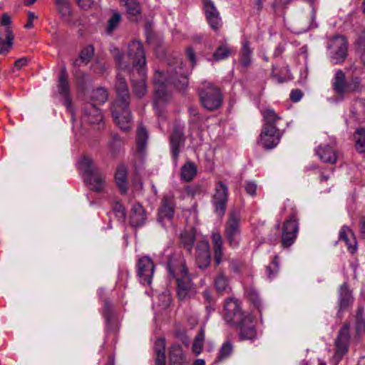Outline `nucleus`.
<instances>
[{
  "mask_svg": "<svg viewBox=\"0 0 365 365\" xmlns=\"http://www.w3.org/2000/svg\"><path fill=\"white\" fill-rule=\"evenodd\" d=\"M262 115L264 120L263 126H276L277 121L281 119V117L271 108L264 109L262 111Z\"/></svg>",
  "mask_w": 365,
  "mask_h": 365,
  "instance_id": "nucleus-33",
  "label": "nucleus"
},
{
  "mask_svg": "<svg viewBox=\"0 0 365 365\" xmlns=\"http://www.w3.org/2000/svg\"><path fill=\"white\" fill-rule=\"evenodd\" d=\"M196 174V166L191 162H187L181 168V178L186 182L191 181Z\"/></svg>",
  "mask_w": 365,
  "mask_h": 365,
  "instance_id": "nucleus-35",
  "label": "nucleus"
},
{
  "mask_svg": "<svg viewBox=\"0 0 365 365\" xmlns=\"http://www.w3.org/2000/svg\"><path fill=\"white\" fill-rule=\"evenodd\" d=\"M202 106L207 110H215L222 103V96L220 90L210 85L200 93Z\"/></svg>",
  "mask_w": 365,
  "mask_h": 365,
  "instance_id": "nucleus-12",
  "label": "nucleus"
},
{
  "mask_svg": "<svg viewBox=\"0 0 365 365\" xmlns=\"http://www.w3.org/2000/svg\"><path fill=\"white\" fill-rule=\"evenodd\" d=\"M187 56L188 58L190 60L192 65L194 66L195 64V51L191 48H187Z\"/></svg>",
  "mask_w": 365,
  "mask_h": 365,
  "instance_id": "nucleus-55",
  "label": "nucleus"
},
{
  "mask_svg": "<svg viewBox=\"0 0 365 365\" xmlns=\"http://www.w3.org/2000/svg\"><path fill=\"white\" fill-rule=\"evenodd\" d=\"M317 155L319 158L329 163H334L336 161L337 157L335 150L330 146H320L316 151Z\"/></svg>",
  "mask_w": 365,
  "mask_h": 365,
  "instance_id": "nucleus-28",
  "label": "nucleus"
},
{
  "mask_svg": "<svg viewBox=\"0 0 365 365\" xmlns=\"http://www.w3.org/2000/svg\"><path fill=\"white\" fill-rule=\"evenodd\" d=\"M127 9L128 18L131 21L137 20V16L140 14V8L136 0H120Z\"/></svg>",
  "mask_w": 365,
  "mask_h": 365,
  "instance_id": "nucleus-31",
  "label": "nucleus"
},
{
  "mask_svg": "<svg viewBox=\"0 0 365 365\" xmlns=\"http://www.w3.org/2000/svg\"><path fill=\"white\" fill-rule=\"evenodd\" d=\"M193 365H205V362L203 359H199L194 361Z\"/></svg>",
  "mask_w": 365,
  "mask_h": 365,
  "instance_id": "nucleus-62",
  "label": "nucleus"
},
{
  "mask_svg": "<svg viewBox=\"0 0 365 365\" xmlns=\"http://www.w3.org/2000/svg\"><path fill=\"white\" fill-rule=\"evenodd\" d=\"M37 19H38L37 15H36L32 11H29L28 12V21L25 24L24 27L27 29L33 28L34 27L33 21H34V20Z\"/></svg>",
  "mask_w": 365,
  "mask_h": 365,
  "instance_id": "nucleus-49",
  "label": "nucleus"
},
{
  "mask_svg": "<svg viewBox=\"0 0 365 365\" xmlns=\"http://www.w3.org/2000/svg\"><path fill=\"white\" fill-rule=\"evenodd\" d=\"M168 268L170 276L176 282L179 299L185 300L193 297L196 292L185 266L183 258L180 256L170 258L168 261Z\"/></svg>",
  "mask_w": 365,
  "mask_h": 365,
  "instance_id": "nucleus-5",
  "label": "nucleus"
},
{
  "mask_svg": "<svg viewBox=\"0 0 365 365\" xmlns=\"http://www.w3.org/2000/svg\"><path fill=\"white\" fill-rule=\"evenodd\" d=\"M28 63V60L26 58H21L16 60L14 63V66L16 68L21 69L24 66H25Z\"/></svg>",
  "mask_w": 365,
  "mask_h": 365,
  "instance_id": "nucleus-54",
  "label": "nucleus"
},
{
  "mask_svg": "<svg viewBox=\"0 0 365 365\" xmlns=\"http://www.w3.org/2000/svg\"><path fill=\"white\" fill-rule=\"evenodd\" d=\"M205 340V329L202 327L195 337L193 344H192V351L197 355L200 354L202 351L203 342Z\"/></svg>",
  "mask_w": 365,
  "mask_h": 365,
  "instance_id": "nucleus-42",
  "label": "nucleus"
},
{
  "mask_svg": "<svg viewBox=\"0 0 365 365\" xmlns=\"http://www.w3.org/2000/svg\"><path fill=\"white\" fill-rule=\"evenodd\" d=\"M113 211L120 222L124 221L126 217V212L124 207L120 203L117 202L115 205Z\"/></svg>",
  "mask_w": 365,
  "mask_h": 365,
  "instance_id": "nucleus-47",
  "label": "nucleus"
},
{
  "mask_svg": "<svg viewBox=\"0 0 365 365\" xmlns=\"http://www.w3.org/2000/svg\"><path fill=\"white\" fill-rule=\"evenodd\" d=\"M359 81L355 78L352 83L346 84L345 75L341 71H338L335 74L334 88L336 93L343 95L348 92L355 91L358 89Z\"/></svg>",
  "mask_w": 365,
  "mask_h": 365,
  "instance_id": "nucleus-18",
  "label": "nucleus"
},
{
  "mask_svg": "<svg viewBox=\"0 0 365 365\" xmlns=\"http://www.w3.org/2000/svg\"><path fill=\"white\" fill-rule=\"evenodd\" d=\"M212 241L214 248V260L216 264H220L222 262L223 255V240L222 236L218 232L212 234Z\"/></svg>",
  "mask_w": 365,
  "mask_h": 365,
  "instance_id": "nucleus-26",
  "label": "nucleus"
},
{
  "mask_svg": "<svg viewBox=\"0 0 365 365\" xmlns=\"http://www.w3.org/2000/svg\"><path fill=\"white\" fill-rule=\"evenodd\" d=\"M78 170L91 189L102 192L106 185V177L96 168L93 160L83 157L78 162Z\"/></svg>",
  "mask_w": 365,
  "mask_h": 365,
  "instance_id": "nucleus-6",
  "label": "nucleus"
},
{
  "mask_svg": "<svg viewBox=\"0 0 365 365\" xmlns=\"http://www.w3.org/2000/svg\"><path fill=\"white\" fill-rule=\"evenodd\" d=\"M1 25L5 26L4 37L0 35V54L7 53L13 45L14 34L9 27L11 18L7 14H4L1 19Z\"/></svg>",
  "mask_w": 365,
  "mask_h": 365,
  "instance_id": "nucleus-17",
  "label": "nucleus"
},
{
  "mask_svg": "<svg viewBox=\"0 0 365 365\" xmlns=\"http://www.w3.org/2000/svg\"><path fill=\"white\" fill-rule=\"evenodd\" d=\"M146 219V212L143 206L138 202L133 203L130 216L131 225L133 227H141L145 224Z\"/></svg>",
  "mask_w": 365,
  "mask_h": 365,
  "instance_id": "nucleus-22",
  "label": "nucleus"
},
{
  "mask_svg": "<svg viewBox=\"0 0 365 365\" xmlns=\"http://www.w3.org/2000/svg\"><path fill=\"white\" fill-rule=\"evenodd\" d=\"M120 15L118 13H114L112 17L109 19L108 23V26L106 29V32L108 34H112V32L117 28L119 22L120 21Z\"/></svg>",
  "mask_w": 365,
  "mask_h": 365,
  "instance_id": "nucleus-45",
  "label": "nucleus"
},
{
  "mask_svg": "<svg viewBox=\"0 0 365 365\" xmlns=\"http://www.w3.org/2000/svg\"><path fill=\"white\" fill-rule=\"evenodd\" d=\"M232 352V345L230 341H225L221 346L219 354L218 359L220 361L228 357Z\"/></svg>",
  "mask_w": 365,
  "mask_h": 365,
  "instance_id": "nucleus-44",
  "label": "nucleus"
},
{
  "mask_svg": "<svg viewBox=\"0 0 365 365\" xmlns=\"http://www.w3.org/2000/svg\"><path fill=\"white\" fill-rule=\"evenodd\" d=\"M91 98L93 104H103L108 99L107 91L103 88H98L92 92Z\"/></svg>",
  "mask_w": 365,
  "mask_h": 365,
  "instance_id": "nucleus-39",
  "label": "nucleus"
},
{
  "mask_svg": "<svg viewBox=\"0 0 365 365\" xmlns=\"http://www.w3.org/2000/svg\"><path fill=\"white\" fill-rule=\"evenodd\" d=\"M168 75L163 72L156 71L153 78L155 86L154 106L168 102L170 98V93L168 91L170 84H173L178 90H184L187 84L188 80L186 73L182 67V62L180 59H176L175 62L169 63Z\"/></svg>",
  "mask_w": 365,
  "mask_h": 365,
  "instance_id": "nucleus-1",
  "label": "nucleus"
},
{
  "mask_svg": "<svg viewBox=\"0 0 365 365\" xmlns=\"http://www.w3.org/2000/svg\"><path fill=\"white\" fill-rule=\"evenodd\" d=\"M109 309H110V304H108V302H106L104 304V312L103 313H104V315L106 316V317H108Z\"/></svg>",
  "mask_w": 365,
  "mask_h": 365,
  "instance_id": "nucleus-60",
  "label": "nucleus"
},
{
  "mask_svg": "<svg viewBox=\"0 0 365 365\" xmlns=\"http://www.w3.org/2000/svg\"><path fill=\"white\" fill-rule=\"evenodd\" d=\"M203 295L207 301L210 302L211 299V294L209 291L206 290L203 292Z\"/></svg>",
  "mask_w": 365,
  "mask_h": 365,
  "instance_id": "nucleus-61",
  "label": "nucleus"
},
{
  "mask_svg": "<svg viewBox=\"0 0 365 365\" xmlns=\"http://www.w3.org/2000/svg\"><path fill=\"white\" fill-rule=\"evenodd\" d=\"M160 298L163 299L162 306L163 307H167L169 306L171 302V299L170 294L167 292H164L160 295Z\"/></svg>",
  "mask_w": 365,
  "mask_h": 365,
  "instance_id": "nucleus-52",
  "label": "nucleus"
},
{
  "mask_svg": "<svg viewBox=\"0 0 365 365\" xmlns=\"http://www.w3.org/2000/svg\"><path fill=\"white\" fill-rule=\"evenodd\" d=\"M240 221V210H232L229 214L228 220L225 225V234L229 245L233 249L239 247L241 240Z\"/></svg>",
  "mask_w": 365,
  "mask_h": 365,
  "instance_id": "nucleus-7",
  "label": "nucleus"
},
{
  "mask_svg": "<svg viewBox=\"0 0 365 365\" xmlns=\"http://www.w3.org/2000/svg\"><path fill=\"white\" fill-rule=\"evenodd\" d=\"M228 197L227 186L221 181L216 183L212 202L215 207V212L222 217L226 210V203Z\"/></svg>",
  "mask_w": 365,
  "mask_h": 365,
  "instance_id": "nucleus-10",
  "label": "nucleus"
},
{
  "mask_svg": "<svg viewBox=\"0 0 365 365\" xmlns=\"http://www.w3.org/2000/svg\"><path fill=\"white\" fill-rule=\"evenodd\" d=\"M113 55L115 61L118 63L121 70L129 68V64H132L133 68L137 71L140 79L138 81L133 80L134 92L139 97L143 96L147 92V87L144 80L145 75V58L142 43L138 41H133L128 46V57L129 62L124 61V56L118 48H114Z\"/></svg>",
  "mask_w": 365,
  "mask_h": 365,
  "instance_id": "nucleus-2",
  "label": "nucleus"
},
{
  "mask_svg": "<svg viewBox=\"0 0 365 365\" xmlns=\"http://www.w3.org/2000/svg\"><path fill=\"white\" fill-rule=\"evenodd\" d=\"M155 271V265L148 256L140 257L137 262V272L140 283L150 285Z\"/></svg>",
  "mask_w": 365,
  "mask_h": 365,
  "instance_id": "nucleus-9",
  "label": "nucleus"
},
{
  "mask_svg": "<svg viewBox=\"0 0 365 365\" xmlns=\"http://www.w3.org/2000/svg\"><path fill=\"white\" fill-rule=\"evenodd\" d=\"M169 361L170 365H186L187 361L180 345L174 344L169 351Z\"/></svg>",
  "mask_w": 365,
  "mask_h": 365,
  "instance_id": "nucleus-25",
  "label": "nucleus"
},
{
  "mask_svg": "<svg viewBox=\"0 0 365 365\" xmlns=\"http://www.w3.org/2000/svg\"><path fill=\"white\" fill-rule=\"evenodd\" d=\"M184 136L181 130L176 129L170 135V149L172 158L175 165H177L180 148L184 146Z\"/></svg>",
  "mask_w": 365,
  "mask_h": 365,
  "instance_id": "nucleus-21",
  "label": "nucleus"
},
{
  "mask_svg": "<svg viewBox=\"0 0 365 365\" xmlns=\"http://www.w3.org/2000/svg\"><path fill=\"white\" fill-rule=\"evenodd\" d=\"M298 230V220L295 215H292L285 220L282 227V245L284 247H289L294 244Z\"/></svg>",
  "mask_w": 365,
  "mask_h": 365,
  "instance_id": "nucleus-11",
  "label": "nucleus"
},
{
  "mask_svg": "<svg viewBox=\"0 0 365 365\" xmlns=\"http://www.w3.org/2000/svg\"><path fill=\"white\" fill-rule=\"evenodd\" d=\"M280 136L276 126H263L258 138V143L267 149L274 148L279 142Z\"/></svg>",
  "mask_w": 365,
  "mask_h": 365,
  "instance_id": "nucleus-16",
  "label": "nucleus"
},
{
  "mask_svg": "<svg viewBox=\"0 0 365 365\" xmlns=\"http://www.w3.org/2000/svg\"><path fill=\"white\" fill-rule=\"evenodd\" d=\"M339 240L344 241L351 253H354L357 249L356 237L348 227H343L339 232Z\"/></svg>",
  "mask_w": 365,
  "mask_h": 365,
  "instance_id": "nucleus-24",
  "label": "nucleus"
},
{
  "mask_svg": "<svg viewBox=\"0 0 365 365\" xmlns=\"http://www.w3.org/2000/svg\"><path fill=\"white\" fill-rule=\"evenodd\" d=\"M196 263L202 269L207 267L210 263V245L207 240H202L197 245Z\"/></svg>",
  "mask_w": 365,
  "mask_h": 365,
  "instance_id": "nucleus-20",
  "label": "nucleus"
},
{
  "mask_svg": "<svg viewBox=\"0 0 365 365\" xmlns=\"http://www.w3.org/2000/svg\"><path fill=\"white\" fill-rule=\"evenodd\" d=\"M276 68L274 66L272 67V78L277 82V83H282L284 81V78L282 77H280L277 73H276Z\"/></svg>",
  "mask_w": 365,
  "mask_h": 365,
  "instance_id": "nucleus-56",
  "label": "nucleus"
},
{
  "mask_svg": "<svg viewBox=\"0 0 365 365\" xmlns=\"http://www.w3.org/2000/svg\"><path fill=\"white\" fill-rule=\"evenodd\" d=\"M206 18L210 26L215 31L218 30L222 24L220 13L211 0H204Z\"/></svg>",
  "mask_w": 365,
  "mask_h": 365,
  "instance_id": "nucleus-19",
  "label": "nucleus"
},
{
  "mask_svg": "<svg viewBox=\"0 0 365 365\" xmlns=\"http://www.w3.org/2000/svg\"><path fill=\"white\" fill-rule=\"evenodd\" d=\"M251 54L252 50L250 48L249 43L247 41H245L242 48L241 53H240V63L244 67H247L251 63Z\"/></svg>",
  "mask_w": 365,
  "mask_h": 365,
  "instance_id": "nucleus-38",
  "label": "nucleus"
},
{
  "mask_svg": "<svg viewBox=\"0 0 365 365\" xmlns=\"http://www.w3.org/2000/svg\"><path fill=\"white\" fill-rule=\"evenodd\" d=\"M231 49L227 44L223 43L219 46L213 53V58L216 61L224 60L230 55Z\"/></svg>",
  "mask_w": 365,
  "mask_h": 365,
  "instance_id": "nucleus-41",
  "label": "nucleus"
},
{
  "mask_svg": "<svg viewBox=\"0 0 365 365\" xmlns=\"http://www.w3.org/2000/svg\"><path fill=\"white\" fill-rule=\"evenodd\" d=\"M328 179H329L328 175H321V181L327 180Z\"/></svg>",
  "mask_w": 365,
  "mask_h": 365,
  "instance_id": "nucleus-64",
  "label": "nucleus"
},
{
  "mask_svg": "<svg viewBox=\"0 0 365 365\" xmlns=\"http://www.w3.org/2000/svg\"><path fill=\"white\" fill-rule=\"evenodd\" d=\"M174 214V202L171 196H165L163 199V205L158 212V220L163 222L165 220H170Z\"/></svg>",
  "mask_w": 365,
  "mask_h": 365,
  "instance_id": "nucleus-23",
  "label": "nucleus"
},
{
  "mask_svg": "<svg viewBox=\"0 0 365 365\" xmlns=\"http://www.w3.org/2000/svg\"><path fill=\"white\" fill-rule=\"evenodd\" d=\"M302 97V93L300 90H294L290 93V99L293 102H298Z\"/></svg>",
  "mask_w": 365,
  "mask_h": 365,
  "instance_id": "nucleus-51",
  "label": "nucleus"
},
{
  "mask_svg": "<svg viewBox=\"0 0 365 365\" xmlns=\"http://www.w3.org/2000/svg\"><path fill=\"white\" fill-rule=\"evenodd\" d=\"M328 53L331 61L334 63H339L344 61L347 53V42L342 36H336L329 40Z\"/></svg>",
  "mask_w": 365,
  "mask_h": 365,
  "instance_id": "nucleus-8",
  "label": "nucleus"
},
{
  "mask_svg": "<svg viewBox=\"0 0 365 365\" xmlns=\"http://www.w3.org/2000/svg\"><path fill=\"white\" fill-rule=\"evenodd\" d=\"M56 3L62 18L65 21H68L71 15L68 0H56Z\"/></svg>",
  "mask_w": 365,
  "mask_h": 365,
  "instance_id": "nucleus-37",
  "label": "nucleus"
},
{
  "mask_svg": "<svg viewBox=\"0 0 365 365\" xmlns=\"http://www.w3.org/2000/svg\"><path fill=\"white\" fill-rule=\"evenodd\" d=\"M195 239V230L192 228L190 230L185 231L180 235V240L185 248L187 250V251H190L192 245L194 243Z\"/></svg>",
  "mask_w": 365,
  "mask_h": 365,
  "instance_id": "nucleus-36",
  "label": "nucleus"
},
{
  "mask_svg": "<svg viewBox=\"0 0 365 365\" xmlns=\"http://www.w3.org/2000/svg\"><path fill=\"white\" fill-rule=\"evenodd\" d=\"M148 133L145 128L140 125L137 130L136 147L138 153L141 155L144 153L146 148Z\"/></svg>",
  "mask_w": 365,
  "mask_h": 365,
  "instance_id": "nucleus-30",
  "label": "nucleus"
},
{
  "mask_svg": "<svg viewBox=\"0 0 365 365\" xmlns=\"http://www.w3.org/2000/svg\"><path fill=\"white\" fill-rule=\"evenodd\" d=\"M363 308L359 309L356 314V329L358 333L365 331V319H362Z\"/></svg>",
  "mask_w": 365,
  "mask_h": 365,
  "instance_id": "nucleus-46",
  "label": "nucleus"
},
{
  "mask_svg": "<svg viewBox=\"0 0 365 365\" xmlns=\"http://www.w3.org/2000/svg\"><path fill=\"white\" fill-rule=\"evenodd\" d=\"M360 226H361L360 235L363 239L365 240V218H362L360 220Z\"/></svg>",
  "mask_w": 365,
  "mask_h": 365,
  "instance_id": "nucleus-58",
  "label": "nucleus"
},
{
  "mask_svg": "<svg viewBox=\"0 0 365 365\" xmlns=\"http://www.w3.org/2000/svg\"><path fill=\"white\" fill-rule=\"evenodd\" d=\"M224 319L227 323L239 327L240 340H252L255 338L256 330L253 317L248 313L242 312L237 300L232 298L226 300L224 307Z\"/></svg>",
  "mask_w": 365,
  "mask_h": 365,
  "instance_id": "nucleus-3",
  "label": "nucleus"
},
{
  "mask_svg": "<svg viewBox=\"0 0 365 365\" xmlns=\"http://www.w3.org/2000/svg\"><path fill=\"white\" fill-rule=\"evenodd\" d=\"M36 1V0H25V5L27 6H31Z\"/></svg>",
  "mask_w": 365,
  "mask_h": 365,
  "instance_id": "nucleus-63",
  "label": "nucleus"
},
{
  "mask_svg": "<svg viewBox=\"0 0 365 365\" xmlns=\"http://www.w3.org/2000/svg\"><path fill=\"white\" fill-rule=\"evenodd\" d=\"M267 274L269 279H272L276 273L278 272V263L277 262V257L273 262L267 267Z\"/></svg>",
  "mask_w": 365,
  "mask_h": 365,
  "instance_id": "nucleus-48",
  "label": "nucleus"
},
{
  "mask_svg": "<svg viewBox=\"0 0 365 365\" xmlns=\"http://www.w3.org/2000/svg\"><path fill=\"white\" fill-rule=\"evenodd\" d=\"M78 5L81 7L83 9H87L91 7L93 4L92 0H76Z\"/></svg>",
  "mask_w": 365,
  "mask_h": 365,
  "instance_id": "nucleus-53",
  "label": "nucleus"
},
{
  "mask_svg": "<svg viewBox=\"0 0 365 365\" xmlns=\"http://www.w3.org/2000/svg\"><path fill=\"white\" fill-rule=\"evenodd\" d=\"M93 47L91 45L85 47L81 52L79 58L75 61V65L81 66V63H87L93 56Z\"/></svg>",
  "mask_w": 365,
  "mask_h": 365,
  "instance_id": "nucleus-40",
  "label": "nucleus"
},
{
  "mask_svg": "<svg viewBox=\"0 0 365 365\" xmlns=\"http://www.w3.org/2000/svg\"><path fill=\"white\" fill-rule=\"evenodd\" d=\"M282 52H283L282 47L281 46H278L274 51V56H277L280 55Z\"/></svg>",
  "mask_w": 365,
  "mask_h": 365,
  "instance_id": "nucleus-59",
  "label": "nucleus"
},
{
  "mask_svg": "<svg viewBox=\"0 0 365 365\" xmlns=\"http://www.w3.org/2000/svg\"><path fill=\"white\" fill-rule=\"evenodd\" d=\"M115 180L120 192L121 194L126 193L128 190L127 169L124 165L118 167L115 175Z\"/></svg>",
  "mask_w": 365,
  "mask_h": 365,
  "instance_id": "nucleus-27",
  "label": "nucleus"
},
{
  "mask_svg": "<svg viewBox=\"0 0 365 365\" xmlns=\"http://www.w3.org/2000/svg\"><path fill=\"white\" fill-rule=\"evenodd\" d=\"M103 117L100 109L93 103H86L82 108L81 125L98 124Z\"/></svg>",
  "mask_w": 365,
  "mask_h": 365,
  "instance_id": "nucleus-14",
  "label": "nucleus"
},
{
  "mask_svg": "<svg viewBox=\"0 0 365 365\" xmlns=\"http://www.w3.org/2000/svg\"><path fill=\"white\" fill-rule=\"evenodd\" d=\"M349 326L344 324L339 332L335 342L336 350L333 360L338 364L342 357L346 354L349 343Z\"/></svg>",
  "mask_w": 365,
  "mask_h": 365,
  "instance_id": "nucleus-13",
  "label": "nucleus"
},
{
  "mask_svg": "<svg viewBox=\"0 0 365 365\" xmlns=\"http://www.w3.org/2000/svg\"><path fill=\"white\" fill-rule=\"evenodd\" d=\"M356 148L360 153L365 152V129H358L354 135Z\"/></svg>",
  "mask_w": 365,
  "mask_h": 365,
  "instance_id": "nucleus-43",
  "label": "nucleus"
},
{
  "mask_svg": "<svg viewBox=\"0 0 365 365\" xmlns=\"http://www.w3.org/2000/svg\"><path fill=\"white\" fill-rule=\"evenodd\" d=\"M257 190V185L255 182L249 181L245 185V190L247 194L254 195Z\"/></svg>",
  "mask_w": 365,
  "mask_h": 365,
  "instance_id": "nucleus-50",
  "label": "nucleus"
},
{
  "mask_svg": "<svg viewBox=\"0 0 365 365\" xmlns=\"http://www.w3.org/2000/svg\"><path fill=\"white\" fill-rule=\"evenodd\" d=\"M58 93L63 98L64 106H66L67 111L71 114V120L73 122L75 120V114L69 96V85L64 68L62 69L58 77Z\"/></svg>",
  "mask_w": 365,
  "mask_h": 365,
  "instance_id": "nucleus-15",
  "label": "nucleus"
},
{
  "mask_svg": "<svg viewBox=\"0 0 365 365\" xmlns=\"http://www.w3.org/2000/svg\"><path fill=\"white\" fill-rule=\"evenodd\" d=\"M165 342L163 339H158L155 341V350L156 354V365H165Z\"/></svg>",
  "mask_w": 365,
  "mask_h": 365,
  "instance_id": "nucleus-34",
  "label": "nucleus"
},
{
  "mask_svg": "<svg viewBox=\"0 0 365 365\" xmlns=\"http://www.w3.org/2000/svg\"><path fill=\"white\" fill-rule=\"evenodd\" d=\"M339 312L346 309L353 302L351 291L346 284L341 286L339 290Z\"/></svg>",
  "mask_w": 365,
  "mask_h": 365,
  "instance_id": "nucleus-29",
  "label": "nucleus"
},
{
  "mask_svg": "<svg viewBox=\"0 0 365 365\" xmlns=\"http://www.w3.org/2000/svg\"><path fill=\"white\" fill-rule=\"evenodd\" d=\"M250 299L252 300L253 304L257 307H259L260 305V299L256 293L253 292L251 294Z\"/></svg>",
  "mask_w": 365,
  "mask_h": 365,
  "instance_id": "nucleus-57",
  "label": "nucleus"
},
{
  "mask_svg": "<svg viewBox=\"0 0 365 365\" xmlns=\"http://www.w3.org/2000/svg\"><path fill=\"white\" fill-rule=\"evenodd\" d=\"M214 283L217 292L220 294L228 293L231 290L229 279L222 272L216 275Z\"/></svg>",
  "mask_w": 365,
  "mask_h": 365,
  "instance_id": "nucleus-32",
  "label": "nucleus"
},
{
  "mask_svg": "<svg viewBox=\"0 0 365 365\" xmlns=\"http://www.w3.org/2000/svg\"><path fill=\"white\" fill-rule=\"evenodd\" d=\"M117 99L112 106V115L115 123L123 130L130 128L131 117L128 110L130 98L126 82L119 73L116 83Z\"/></svg>",
  "mask_w": 365,
  "mask_h": 365,
  "instance_id": "nucleus-4",
  "label": "nucleus"
}]
</instances>
